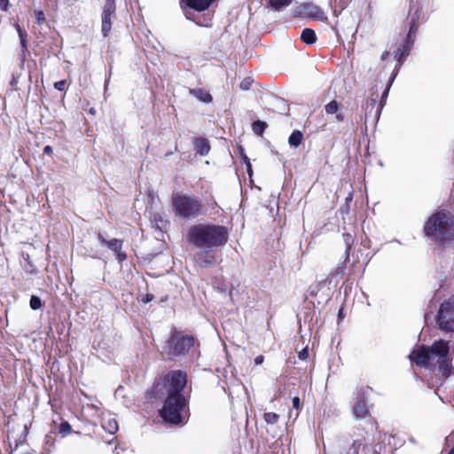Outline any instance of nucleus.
I'll return each mask as SVG.
<instances>
[{"instance_id": "f257e3e1", "label": "nucleus", "mask_w": 454, "mask_h": 454, "mask_svg": "<svg viewBox=\"0 0 454 454\" xmlns=\"http://www.w3.org/2000/svg\"><path fill=\"white\" fill-rule=\"evenodd\" d=\"M186 385V374L181 371L168 373L161 383L156 386V391L166 395L160 413L163 420L170 424H181L188 417L186 401L181 391Z\"/></svg>"}, {"instance_id": "f03ea898", "label": "nucleus", "mask_w": 454, "mask_h": 454, "mask_svg": "<svg viewBox=\"0 0 454 454\" xmlns=\"http://www.w3.org/2000/svg\"><path fill=\"white\" fill-rule=\"evenodd\" d=\"M452 350L453 348L449 341L439 340L431 347H419L410 354L409 357L417 365L431 370L437 369L442 376L447 378L454 372L451 364Z\"/></svg>"}, {"instance_id": "7ed1b4c3", "label": "nucleus", "mask_w": 454, "mask_h": 454, "mask_svg": "<svg viewBox=\"0 0 454 454\" xmlns=\"http://www.w3.org/2000/svg\"><path fill=\"white\" fill-rule=\"evenodd\" d=\"M424 232L427 237L442 246L454 243V215L445 210L439 209L425 223Z\"/></svg>"}, {"instance_id": "20e7f679", "label": "nucleus", "mask_w": 454, "mask_h": 454, "mask_svg": "<svg viewBox=\"0 0 454 454\" xmlns=\"http://www.w3.org/2000/svg\"><path fill=\"white\" fill-rule=\"evenodd\" d=\"M189 239L197 247L211 248L224 245L228 240V231L219 225L197 224L190 229Z\"/></svg>"}, {"instance_id": "39448f33", "label": "nucleus", "mask_w": 454, "mask_h": 454, "mask_svg": "<svg viewBox=\"0 0 454 454\" xmlns=\"http://www.w3.org/2000/svg\"><path fill=\"white\" fill-rule=\"evenodd\" d=\"M172 205L175 214L183 218L198 215L201 207V203L196 197L183 192L173 194Z\"/></svg>"}, {"instance_id": "423d86ee", "label": "nucleus", "mask_w": 454, "mask_h": 454, "mask_svg": "<svg viewBox=\"0 0 454 454\" xmlns=\"http://www.w3.org/2000/svg\"><path fill=\"white\" fill-rule=\"evenodd\" d=\"M436 321L442 330L454 332V294L442 302Z\"/></svg>"}, {"instance_id": "0eeeda50", "label": "nucleus", "mask_w": 454, "mask_h": 454, "mask_svg": "<svg viewBox=\"0 0 454 454\" xmlns=\"http://www.w3.org/2000/svg\"><path fill=\"white\" fill-rule=\"evenodd\" d=\"M194 344L191 336H173L167 344L166 352L172 356L185 354Z\"/></svg>"}, {"instance_id": "6e6552de", "label": "nucleus", "mask_w": 454, "mask_h": 454, "mask_svg": "<svg viewBox=\"0 0 454 454\" xmlns=\"http://www.w3.org/2000/svg\"><path fill=\"white\" fill-rule=\"evenodd\" d=\"M417 29L418 27L414 23L411 25L406 41L403 43L401 47L398 48V50L395 52V57L397 58L398 62H402L403 59L409 54L411 46L414 42V37Z\"/></svg>"}, {"instance_id": "1a4fd4ad", "label": "nucleus", "mask_w": 454, "mask_h": 454, "mask_svg": "<svg viewBox=\"0 0 454 454\" xmlns=\"http://www.w3.org/2000/svg\"><path fill=\"white\" fill-rule=\"evenodd\" d=\"M294 15L301 17L322 19L323 12L319 9V7L313 4H303L294 10Z\"/></svg>"}, {"instance_id": "9d476101", "label": "nucleus", "mask_w": 454, "mask_h": 454, "mask_svg": "<svg viewBox=\"0 0 454 454\" xmlns=\"http://www.w3.org/2000/svg\"><path fill=\"white\" fill-rule=\"evenodd\" d=\"M115 5L106 4L102 13V33L107 36L112 27V16L114 14Z\"/></svg>"}, {"instance_id": "9b49d317", "label": "nucleus", "mask_w": 454, "mask_h": 454, "mask_svg": "<svg viewBox=\"0 0 454 454\" xmlns=\"http://www.w3.org/2000/svg\"><path fill=\"white\" fill-rule=\"evenodd\" d=\"M353 414L357 419H364L368 414L366 403L362 395H358L353 406Z\"/></svg>"}, {"instance_id": "f8f14e48", "label": "nucleus", "mask_w": 454, "mask_h": 454, "mask_svg": "<svg viewBox=\"0 0 454 454\" xmlns=\"http://www.w3.org/2000/svg\"><path fill=\"white\" fill-rule=\"evenodd\" d=\"M190 8H192L198 12L207 9L215 0H182Z\"/></svg>"}, {"instance_id": "ddd939ff", "label": "nucleus", "mask_w": 454, "mask_h": 454, "mask_svg": "<svg viewBox=\"0 0 454 454\" xmlns=\"http://www.w3.org/2000/svg\"><path fill=\"white\" fill-rule=\"evenodd\" d=\"M190 93L201 102L210 103L212 101L211 95L207 90H205L203 89L191 90Z\"/></svg>"}, {"instance_id": "4468645a", "label": "nucleus", "mask_w": 454, "mask_h": 454, "mask_svg": "<svg viewBox=\"0 0 454 454\" xmlns=\"http://www.w3.org/2000/svg\"><path fill=\"white\" fill-rule=\"evenodd\" d=\"M102 240V243L106 244L108 247H110L111 249H113L114 251H115L117 254H118V257L120 260H124L126 258V256L120 253V250L121 249V241L119 240V239H112L110 241H106L104 239H101Z\"/></svg>"}, {"instance_id": "2eb2a0df", "label": "nucleus", "mask_w": 454, "mask_h": 454, "mask_svg": "<svg viewBox=\"0 0 454 454\" xmlns=\"http://www.w3.org/2000/svg\"><path fill=\"white\" fill-rule=\"evenodd\" d=\"M339 105L335 100H332L325 106V112L327 114H336V120L340 121L343 120V116L340 114H338Z\"/></svg>"}, {"instance_id": "dca6fc26", "label": "nucleus", "mask_w": 454, "mask_h": 454, "mask_svg": "<svg viewBox=\"0 0 454 454\" xmlns=\"http://www.w3.org/2000/svg\"><path fill=\"white\" fill-rule=\"evenodd\" d=\"M103 428L111 434H114L118 431V424L115 419L108 418L105 419L103 422Z\"/></svg>"}, {"instance_id": "f3484780", "label": "nucleus", "mask_w": 454, "mask_h": 454, "mask_svg": "<svg viewBox=\"0 0 454 454\" xmlns=\"http://www.w3.org/2000/svg\"><path fill=\"white\" fill-rule=\"evenodd\" d=\"M195 147L197 152L201 155L207 154L210 150L208 142L203 138H199L195 141Z\"/></svg>"}, {"instance_id": "a211bd4d", "label": "nucleus", "mask_w": 454, "mask_h": 454, "mask_svg": "<svg viewBox=\"0 0 454 454\" xmlns=\"http://www.w3.org/2000/svg\"><path fill=\"white\" fill-rule=\"evenodd\" d=\"M301 38L304 43L311 44L316 42L317 36L314 30L310 28H305L301 32Z\"/></svg>"}, {"instance_id": "6ab92c4d", "label": "nucleus", "mask_w": 454, "mask_h": 454, "mask_svg": "<svg viewBox=\"0 0 454 454\" xmlns=\"http://www.w3.org/2000/svg\"><path fill=\"white\" fill-rule=\"evenodd\" d=\"M302 141V134L301 131L299 130H295L294 131L289 138H288V143L291 146H294V147H297L301 145Z\"/></svg>"}, {"instance_id": "aec40b11", "label": "nucleus", "mask_w": 454, "mask_h": 454, "mask_svg": "<svg viewBox=\"0 0 454 454\" xmlns=\"http://www.w3.org/2000/svg\"><path fill=\"white\" fill-rule=\"evenodd\" d=\"M293 0H270V5L276 11H280L284 7L291 4Z\"/></svg>"}, {"instance_id": "412c9836", "label": "nucleus", "mask_w": 454, "mask_h": 454, "mask_svg": "<svg viewBox=\"0 0 454 454\" xmlns=\"http://www.w3.org/2000/svg\"><path fill=\"white\" fill-rule=\"evenodd\" d=\"M267 125L265 122L263 121H257L253 123V131L256 134V135H262V132L264 131V129H266Z\"/></svg>"}, {"instance_id": "4be33fe9", "label": "nucleus", "mask_w": 454, "mask_h": 454, "mask_svg": "<svg viewBox=\"0 0 454 454\" xmlns=\"http://www.w3.org/2000/svg\"><path fill=\"white\" fill-rule=\"evenodd\" d=\"M264 420L267 424L274 425L278 420V415L274 412H266L264 414Z\"/></svg>"}, {"instance_id": "5701e85b", "label": "nucleus", "mask_w": 454, "mask_h": 454, "mask_svg": "<svg viewBox=\"0 0 454 454\" xmlns=\"http://www.w3.org/2000/svg\"><path fill=\"white\" fill-rule=\"evenodd\" d=\"M17 32L19 34L20 43L23 49H27V33L22 30L19 25L16 27Z\"/></svg>"}, {"instance_id": "b1692460", "label": "nucleus", "mask_w": 454, "mask_h": 454, "mask_svg": "<svg viewBox=\"0 0 454 454\" xmlns=\"http://www.w3.org/2000/svg\"><path fill=\"white\" fill-rule=\"evenodd\" d=\"M29 305L32 309H39L42 307V301L39 297L33 295L30 299Z\"/></svg>"}, {"instance_id": "393cba45", "label": "nucleus", "mask_w": 454, "mask_h": 454, "mask_svg": "<svg viewBox=\"0 0 454 454\" xmlns=\"http://www.w3.org/2000/svg\"><path fill=\"white\" fill-rule=\"evenodd\" d=\"M361 447H364L362 442L356 441L349 449V454H359Z\"/></svg>"}, {"instance_id": "a878e982", "label": "nucleus", "mask_w": 454, "mask_h": 454, "mask_svg": "<svg viewBox=\"0 0 454 454\" xmlns=\"http://www.w3.org/2000/svg\"><path fill=\"white\" fill-rule=\"evenodd\" d=\"M54 87L58 90H64L66 88V81H59L54 83Z\"/></svg>"}, {"instance_id": "bb28decb", "label": "nucleus", "mask_w": 454, "mask_h": 454, "mask_svg": "<svg viewBox=\"0 0 454 454\" xmlns=\"http://www.w3.org/2000/svg\"><path fill=\"white\" fill-rule=\"evenodd\" d=\"M35 14V18L39 23H42L44 21L45 18H44V14H43V11H36Z\"/></svg>"}, {"instance_id": "cd10ccee", "label": "nucleus", "mask_w": 454, "mask_h": 454, "mask_svg": "<svg viewBox=\"0 0 454 454\" xmlns=\"http://www.w3.org/2000/svg\"><path fill=\"white\" fill-rule=\"evenodd\" d=\"M70 430H71V427H70V425L67 422L61 423V425H60V431L61 432L66 433V432H69Z\"/></svg>"}, {"instance_id": "c85d7f7f", "label": "nucleus", "mask_w": 454, "mask_h": 454, "mask_svg": "<svg viewBox=\"0 0 454 454\" xmlns=\"http://www.w3.org/2000/svg\"><path fill=\"white\" fill-rule=\"evenodd\" d=\"M250 85H251V81L250 80H244L240 83V88L242 90H248L250 88Z\"/></svg>"}, {"instance_id": "c756f323", "label": "nucleus", "mask_w": 454, "mask_h": 454, "mask_svg": "<svg viewBox=\"0 0 454 454\" xmlns=\"http://www.w3.org/2000/svg\"><path fill=\"white\" fill-rule=\"evenodd\" d=\"M309 356V351H308V348H303L300 353H299V358L301 359V360H304L308 357Z\"/></svg>"}, {"instance_id": "7c9ffc66", "label": "nucleus", "mask_w": 454, "mask_h": 454, "mask_svg": "<svg viewBox=\"0 0 454 454\" xmlns=\"http://www.w3.org/2000/svg\"><path fill=\"white\" fill-rule=\"evenodd\" d=\"M9 0H0V9L6 11L8 8Z\"/></svg>"}, {"instance_id": "2f4dec72", "label": "nucleus", "mask_w": 454, "mask_h": 454, "mask_svg": "<svg viewBox=\"0 0 454 454\" xmlns=\"http://www.w3.org/2000/svg\"><path fill=\"white\" fill-rule=\"evenodd\" d=\"M244 161L247 164V172L251 176L252 166H251V163L249 162V160H248V158L247 156L244 157Z\"/></svg>"}, {"instance_id": "473e14b6", "label": "nucleus", "mask_w": 454, "mask_h": 454, "mask_svg": "<svg viewBox=\"0 0 454 454\" xmlns=\"http://www.w3.org/2000/svg\"><path fill=\"white\" fill-rule=\"evenodd\" d=\"M263 361H264V357L262 356H258L254 359V363L256 365L262 364L263 363Z\"/></svg>"}, {"instance_id": "72a5a7b5", "label": "nucleus", "mask_w": 454, "mask_h": 454, "mask_svg": "<svg viewBox=\"0 0 454 454\" xmlns=\"http://www.w3.org/2000/svg\"><path fill=\"white\" fill-rule=\"evenodd\" d=\"M293 406L295 408V409H299V406H300V399L299 397H294L293 399Z\"/></svg>"}, {"instance_id": "f704fd0d", "label": "nucleus", "mask_w": 454, "mask_h": 454, "mask_svg": "<svg viewBox=\"0 0 454 454\" xmlns=\"http://www.w3.org/2000/svg\"><path fill=\"white\" fill-rule=\"evenodd\" d=\"M153 300V295L146 294L142 298L143 302L147 303Z\"/></svg>"}, {"instance_id": "c9c22d12", "label": "nucleus", "mask_w": 454, "mask_h": 454, "mask_svg": "<svg viewBox=\"0 0 454 454\" xmlns=\"http://www.w3.org/2000/svg\"><path fill=\"white\" fill-rule=\"evenodd\" d=\"M43 153L45 154H51L52 153V148L51 146L50 145H46L44 148H43Z\"/></svg>"}, {"instance_id": "e433bc0d", "label": "nucleus", "mask_w": 454, "mask_h": 454, "mask_svg": "<svg viewBox=\"0 0 454 454\" xmlns=\"http://www.w3.org/2000/svg\"><path fill=\"white\" fill-rule=\"evenodd\" d=\"M446 442L447 443H454V433L447 436Z\"/></svg>"}, {"instance_id": "4c0bfd02", "label": "nucleus", "mask_w": 454, "mask_h": 454, "mask_svg": "<svg viewBox=\"0 0 454 454\" xmlns=\"http://www.w3.org/2000/svg\"><path fill=\"white\" fill-rule=\"evenodd\" d=\"M106 4H111L113 5H115L114 0H106Z\"/></svg>"}, {"instance_id": "58836bf2", "label": "nucleus", "mask_w": 454, "mask_h": 454, "mask_svg": "<svg viewBox=\"0 0 454 454\" xmlns=\"http://www.w3.org/2000/svg\"><path fill=\"white\" fill-rule=\"evenodd\" d=\"M388 55V52L387 51H385L382 56H381V59H385L387 58V56Z\"/></svg>"}, {"instance_id": "ea45409f", "label": "nucleus", "mask_w": 454, "mask_h": 454, "mask_svg": "<svg viewBox=\"0 0 454 454\" xmlns=\"http://www.w3.org/2000/svg\"><path fill=\"white\" fill-rule=\"evenodd\" d=\"M449 454H454V447L450 450Z\"/></svg>"}]
</instances>
